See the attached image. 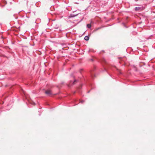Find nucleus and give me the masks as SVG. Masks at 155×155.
<instances>
[{"label":"nucleus","instance_id":"obj_1","mask_svg":"<svg viewBox=\"0 0 155 155\" xmlns=\"http://www.w3.org/2000/svg\"><path fill=\"white\" fill-rule=\"evenodd\" d=\"M45 93L47 95L49 96L51 95L52 94L51 91L50 90L46 91H45Z\"/></svg>","mask_w":155,"mask_h":155},{"label":"nucleus","instance_id":"obj_2","mask_svg":"<svg viewBox=\"0 0 155 155\" xmlns=\"http://www.w3.org/2000/svg\"><path fill=\"white\" fill-rule=\"evenodd\" d=\"M78 14H77L76 15H74L73 14H71L70 15V17L71 18L74 17H75L77 16Z\"/></svg>","mask_w":155,"mask_h":155},{"label":"nucleus","instance_id":"obj_3","mask_svg":"<svg viewBox=\"0 0 155 155\" xmlns=\"http://www.w3.org/2000/svg\"><path fill=\"white\" fill-rule=\"evenodd\" d=\"M89 36H86L84 38V39L86 41H87L89 40Z\"/></svg>","mask_w":155,"mask_h":155},{"label":"nucleus","instance_id":"obj_4","mask_svg":"<svg viewBox=\"0 0 155 155\" xmlns=\"http://www.w3.org/2000/svg\"><path fill=\"white\" fill-rule=\"evenodd\" d=\"M141 8L140 7H136L135 8V10L136 11H138Z\"/></svg>","mask_w":155,"mask_h":155},{"label":"nucleus","instance_id":"obj_5","mask_svg":"<svg viewBox=\"0 0 155 155\" xmlns=\"http://www.w3.org/2000/svg\"><path fill=\"white\" fill-rule=\"evenodd\" d=\"M87 26L88 28H90L91 27V25L90 24H88L87 25Z\"/></svg>","mask_w":155,"mask_h":155},{"label":"nucleus","instance_id":"obj_6","mask_svg":"<svg viewBox=\"0 0 155 155\" xmlns=\"http://www.w3.org/2000/svg\"><path fill=\"white\" fill-rule=\"evenodd\" d=\"M88 52H95V51L93 49H89V51H88Z\"/></svg>","mask_w":155,"mask_h":155},{"label":"nucleus","instance_id":"obj_7","mask_svg":"<svg viewBox=\"0 0 155 155\" xmlns=\"http://www.w3.org/2000/svg\"><path fill=\"white\" fill-rule=\"evenodd\" d=\"M75 81H76V80H74V81L73 82V84H74V83Z\"/></svg>","mask_w":155,"mask_h":155},{"label":"nucleus","instance_id":"obj_8","mask_svg":"<svg viewBox=\"0 0 155 155\" xmlns=\"http://www.w3.org/2000/svg\"><path fill=\"white\" fill-rule=\"evenodd\" d=\"M84 102V101H81V103H83Z\"/></svg>","mask_w":155,"mask_h":155},{"label":"nucleus","instance_id":"obj_9","mask_svg":"<svg viewBox=\"0 0 155 155\" xmlns=\"http://www.w3.org/2000/svg\"><path fill=\"white\" fill-rule=\"evenodd\" d=\"M100 28H98V29H97V30H98V29H100Z\"/></svg>","mask_w":155,"mask_h":155},{"label":"nucleus","instance_id":"obj_10","mask_svg":"<svg viewBox=\"0 0 155 155\" xmlns=\"http://www.w3.org/2000/svg\"><path fill=\"white\" fill-rule=\"evenodd\" d=\"M91 60H92V61L93 60L92 59H91Z\"/></svg>","mask_w":155,"mask_h":155},{"label":"nucleus","instance_id":"obj_11","mask_svg":"<svg viewBox=\"0 0 155 155\" xmlns=\"http://www.w3.org/2000/svg\"><path fill=\"white\" fill-rule=\"evenodd\" d=\"M135 1H137L136 0H135Z\"/></svg>","mask_w":155,"mask_h":155}]
</instances>
